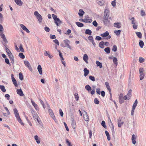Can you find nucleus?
<instances>
[{"label": "nucleus", "mask_w": 146, "mask_h": 146, "mask_svg": "<svg viewBox=\"0 0 146 146\" xmlns=\"http://www.w3.org/2000/svg\"><path fill=\"white\" fill-rule=\"evenodd\" d=\"M14 113L15 116L19 122L21 123L22 125H24V124L22 122L21 118L19 116V113L17 109L16 108H15L13 109Z\"/></svg>", "instance_id": "obj_1"}, {"label": "nucleus", "mask_w": 146, "mask_h": 146, "mask_svg": "<svg viewBox=\"0 0 146 146\" xmlns=\"http://www.w3.org/2000/svg\"><path fill=\"white\" fill-rule=\"evenodd\" d=\"M103 22L106 26H108L110 24V21L108 20V17L104 16Z\"/></svg>", "instance_id": "obj_2"}, {"label": "nucleus", "mask_w": 146, "mask_h": 146, "mask_svg": "<svg viewBox=\"0 0 146 146\" xmlns=\"http://www.w3.org/2000/svg\"><path fill=\"white\" fill-rule=\"evenodd\" d=\"M144 70L143 68H141L139 69V71L140 74V80H142L144 78L145 74L143 73Z\"/></svg>", "instance_id": "obj_3"}, {"label": "nucleus", "mask_w": 146, "mask_h": 146, "mask_svg": "<svg viewBox=\"0 0 146 146\" xmlns=\"http://www.w3.org/2000/svg\"><path fill=\"white\" fill-rule=\"evenodd\" d=\"M24 63L26 66H27L29 69V70L30 71H32V69L31 67V65L29 62L27 61H24Z\"/></svg>", "instance_id": "obj_4"}, {"label": "nucleus", "mask_w": 146, "mask_h": 146, "mask_svg": "<svg viewBox=\"0 0 146 146\" xmlns=\"http://www.w3.org/2000/svg\"><path fill=\"white\" fill-rule=\"evenodd\" d=\"M79 21L80 22H82L84 23H90L92 22V20L91 19H79Z\"/></svg>", "instance_id": "obj_5"}, {"label": "nucleus", "mask_w": 146, "mask_h": 146, "mask_svg": "<svg viewBox=\"0 0 146 146\" xmlns=\"http://www.w3.org/2000/svg\"><path fill=\"white\" fill-rule=\"evenodd\" d=\"M64 42L66 46L69 48L70 49H71V46L69 45L70 41L68 40H64Z\"/></svg>", "instance_id": "obj_6"}, {"label": "nucleus", "mask_w": 146, "mask_h": 146, "mask_svg": "<svg viewBox=\"0 0 146 146\" xmlns=\"http://www.w3.org/2000/svg\"><path fill=\"white\" fill-rule=\"evenodd\" d=\"M20 26L21 28L26 32L27 33H30V31L24 25L22 24H20Z\"/></svg>", "instance_id": "obj_7"}, {"label": "nucleus", "mask_w": 146, "mask_h": 146, "mask_svg": "<svg viewBox=\"0 0 146 146\" xmlns=\"http://www.w3.org/2000/svg\"><path fill=\"white\" fill-rule=\"evenodd\" d=\"M71 120L72 121L71 124L73 128L75 129L76 127V121L75 120H74L73 118L71 119Z\"/></svg>", "instance_id": "obj_8"}, {"label": "nucleus", "mask_w": 146, "mask_h": 146, "mask_svg": "<svg viewBox=\"0 0 146 146\" xmlns=\"http://www.w3.org/2000/svg\"><path fill=\"white\" fill-rule=\"evenodd\" d=\"M54 23L57 26H59L62 23V21L60 20L59 18H58L54 21Z\"/></svg>", "instance_id": "obj_9"}, {"label": "nucleus", "mask_w": 146, "mask_h": 146, "mask_svg": "<svg viewBox=\"0 0 146 146\" xmlns=\"http://www.w3.org/2000/svg\"><path fill=\"white\" fill-rule=\"evenodd\" d=\"M17 94L21 96H24L23 92L21 89H17Z\"/></svg>", "instance_id": "obj_10"}, {"label": "nucleus", "mask_w": 146, "mask_h": 146, "mask_svg": "<svg viewBox=\"0 0 146 146\" xmlns=\"http://www.w3.org/2000/svg\"><path fill=\"white\" fill-rule=\"evenodd\" d=\"M83 59L84 61L87 64L88 63V56L86 54H85L83 58Z\"/></svg>", "instance_id": "obj_11"}, {"label": "nucleus", "mask_w": 146, "mask_h": 146, "mask_svg": "<svg viewBox=\"0 0 146 146\" xmlns=\"http://www.w3.org/2000/svg\"><path fill=\"white\" fill-rule=\"evenodd\" d=\"M97 3L100 6H102L104 3V0H97Z\"/></svg>", "instance_id": "obj_12"}, {"label": "nucleus", "mask_w": 146, "mask_h": 146, "mask_svg": "<svg viewBox=\"0 0 146 146\" xmlns=\"http://www.w3.org/2000/svg\"><path fill=\"white\" fill-rule=\"evenodd\" d=\"M14 1L19 6H22L23 3L21 0H14Z\"/></svg>", "instance_id": "obj_13"}, {"label": "nucleus", "mask_w": 146, "mask_h": 146, "mask_svg": "<svg viewBox=\"0 0 146 146\" xmlns=\"http://www.w3.org/2000/svg\"><path fill=\"white\" fill-rule=\"evenodd\" d=\"M84 76L85 77L89 73V71L87 68H84Z\"/></svg>", "instance_id": "obj_14"}, {"label": "nucleus", "mask_w": 146, "mask_h": 146, "mask_svg": "<svg viewBox=\"0 0 146 146\" xmlns=\"http://www.w3.org/2000/svg\"><path fill=\"white\" fill-rule=\"evenodd\" d=\"M37 69L39 74L40 75H42V69L40 65H38Z\"/></svg>", "instance_id": "obj_15"}, {"label": "nucleus", "mask_w": 146, "mask_h": 146, "mask_svg": "<svg viewBox=\"0 0 146 146\" xmlns=\"http://www.w3.org/2000/svg\"><path fill=\"white\" fill-rule=\"evenodd\" d=\"M31 102L32 105L35 108L36 110H39V108L38 106L36 104L35 102L33 100H31Z\"/></svg>", "instance_id": "obj_16"}, {"label": "nucleus", "mask_w": 146, "mask_h": 146, "mask_svg": "<svg viewBox=\"0 0 146 146\" xmlns=\"http://www.w3.org/2000/svg\"><path fill=\"white\" fill-rule=\"evenodd\" d=\"M135 139H136L135 136L134 134H133L132 136L131 140H132V143L134 144H135L136 143V141L135 140Z\"/></svg>", "instance_id": "obj_17"}, {"label": "nucleus", "mask_w": 146, "mask_h": 146, "mask_svg": "<svg viewBox=\"0 0 146 146\" xmlns=\"http://www.w3.org/2000/svg\"><path fill=\"white\" fill-rule=\"evenodd\" d=\"M121 25L120 23H115L114 24V26L118 29H119L121 28Z\"/></svg>", "instance_id": "obj_18"}, {"label": "nucleus", "mask_w": 146, "mask_h": 146, "mask_svg": "<svg viewBox=\"0 0 146 146\" xmlns=\"http://www.w3.org/2000/svg\"><path fill=\"white\" fill-rule=\"evenodd\" d=\"M1 37L3 40V41L5 42V43H8V41L7 40L5 35L3 34L1 35H0Z\"/></svg>", "instance_id": "obj_19"}, {"label": "nucleus", "mask_w": 146, "mask_h": 146, "mask_svg": "<svg viewBox=\"0 0 146 146\" xmlns=\"http://www.w3.org/2000/svg\"><path fill=\"white\" fill-rule=\"evenodd\" d=\"M1 37L3 40V41L5 42V43H8V41L7 40L5 35L3 34L1 35H0Z\"/></svg>", "instance_id": "obj_20"}, {"label": "nucleus", "mask_w": 146, "mask_h": 146, "mask_svg": "<svg viewBox=\"0 0 146 146\" xmlns=\"http://www.w3.org/2000/svg\"><path fill=\"white\" fill-rule=\"evenodd\" d=\"M84 13V12L82 9H80L79 11L78 14L80 16L82 17Z\"/></svg>", "instance_id": "obj_21"}, {"label": "nucleus", "mask_w": 146, "mask_h": 146, "mask_svg": "<svg viewBox=\"0 0 146 146\" xmlns=\"http://www.w3.org/2000/svg\"><path fill=\"white\" fill-rule=\"evenodd\" d=\"M108 35H109V32L108 31H106L105 32L100 35V36L103 37H107Z\"/></svg>", "instance_id": "obj_22"}, {"label": "nucleus", "mask_w": 146, "mask_h": 146, "mask_svg": "<svg viewBox=\"0 0 146 146\" xmlns=\"http://www.w3.org/2000/svg\"><path fill=\"white\" fill-rule=\"evenodd\" d=\"M96 64L97 66H99L100 68H101L102 67V63L99 61L97 60L96 61Z\"/></svg>", "instance_id": "obj_23"}, {"label": "nucleus", "mask_w": 146, "mask_h": 146, "mask_svg": "<svg viewBox=\"0 0 146 146\" xmlns=\"http://www.w3.org/2000/svg\"><path fill=\"white\" fill-rule=\"evenodd\" d=\"M123 122H121V119H119L118 120V127H120L121 125L123 124Z\"/></svg>", "instance_id": "obj_24"}, {"label": "nucleus", "mask_w": 146, "mask_h": 146, "mask_svg": "<svg viewBox=\"0 0 146 146\" xmlns=\"http://www.w3.org/2000/svg\"><path fill=\"white\" fill-rule=\"evenodd\" d=\"M4 29L2 25L0 24V35H3Z\"/></svg>", "instance_id": "obj_25"}, {"label": "nucleus", "mask_w": 146, "mask_h": 146, "mask_svg": "<svg viewBox=\"0 0 146 146\" xmlns=\"http://www.w3.org/2000/svg\"><path fill=\"white\" fill-rule=\"evenodd\" d=\"M34 138L37 144H39L40 143V141L38 139V137L37 135L34 136Z\"/></svg>", "instance_id": "obj_26"}, {"label": "nucleus", "mask_w": 146, "mask_h": 146, "mask_svg": "<svg viewBox=\"0 0 146 146\" xmlns=\"http://www.w3.org/2000/svg\"><path fill=\"white\" fill-rule=\"evenodd\" d=\"M36 17L38 19V21H39V23H41L42 21V18L40 15V14Z\"/></svg>", "instance_id": "obj_27"}, {"label": "nucleus", "mask_w": 146, "mask_h": 146, "mask_svg": "<svg viewBox=\"0 0 146 146\" xmlns=\"http://www.w3.org/2000/svg\"><path fill=\"white\" fill-rule=\"evenodd\" d=\"M85 33L86 34L91 35L92 34V31L90 30L87 29L86 30Z\"/></svg>", "instance_id": "obj_28"}, {"label": "nucleus", "mask_w": 146, "mask_h": 146, "mask_svg": "<svg viewBox=\"0 0 146 146\" xmlns=\"http://www.w3.org/2000/svg\"><path fill=\"white\" fill-rule=\"evenodd\" d=\"M104 41H102L100 42L99 44V47L102 48H103L104 47Z\"/></svg>", "instance_id": "obj_29"}, {"label": "nucleus", "mask_w": 146, "mask_h": 146, "mask_svg": "<svg viewBox=\"0 0 146 146\" xmlns=\"http://www.w3.org/2000/svg\"><path fill=\"white\" fill-rule=\"evenodd\" d=\"M85 88L88 92H89L92 90L91 87L88 85L86 86H85Z\"/></svg>", "instance_id": "obj_30"}, {"label": "nucleus", "mask_w": 146, "mask_h": 146, "mask_svg": "<svg viewBox=\"0 0 146 146\" xmlns=\"http://www.w3.org/2000/svg\"><path fill=\"white\" fill-rule=\"evenodd\" d=\"M77 25L79 27H81L84 26V24L82 23L79 22H76V23Z\"/></svg>", "instance_id": "obj_31"}, {"label": "nucleus", "mask_w": 146, "mask_h": 146, "mask_svg": "<svg viewBox=\"0 0 146 146\" xmlns=\"http://www.w3.org/2000/svg\"><path fill=\"white\" fill-rule=\"evenodd\" d=\"M105 133L107 136L108 140L109 141L110 140V137L108 132L107 131H105Z\"/></svg>", "instance_id": "obj_32"}, {"label": "nucleus", "mask_w": 146, "mask_h": 146, "mask_svg": "<svg viewBox=\"0 0 146 146\" xmlns=\"http://www.w3.org/2000/svg\"><path fill=\"white\" fill-rule=\"evenodd\" d=\"M0 89L3 92H5L6 91V90L4 86L0 85Z\"/></svg>", "instance_id": "obj_33"}, {"label": "nucleus", "mask_w": 146, "mask_h": 146, "mask_svg": "<svg viewBox=\"0 0 146 146\" xmlns=\"http://www.w3.org/2000/svg\"><path fill=\"white\" fill-rule=\"evenodd\" d=\"M104 50L106 52L107 54H109L110 52V48L109 47H106L105 48Z\"/></svg>", "instance_id": "obj_34"}, {"label": "nucleus", "mask_w": 146, "mask_h": 146, "mask_svg": "<svg viewBox=\"0 0 146 146\" xmlns=\"http://www.w3.org/2000/svg\"><path fill=\"white\" fill-rule=\"evenodd\" d=\"M129 19L130 20L132 21H131V23L132 24H135V23L136 22V21L135 20V19L134 17H132L131 18H129Z\"/></svg>", "instance_id": "obj_35"}, {"label": "nucleus", "mask_w": 146, "mask_h": 146, "mask_svg": "<svg viewBox=\"0 0 146 146\" xmlns=\"http://www.w3.org/2000/svg\"><path fill=\"white\" fill-rule=\"evenodd\" d=\"M12 81L13 83V84L15 87H17L18 86V84L17 83V81L15 78L13 79H12Z\"/></svg>", "instance_id": "obj_36"}, {"label": "nucleus", "mask_w": 146, "mask_h": 146, "mask_svg": "<svg viewBox=\"0 0 146 146\" xmlns=\"http://www.w3.org/2000/svg\"><path fill=\"white\" fill-rule=\"evenodd\" d=\"M119 101L120 104H122L124 102L123 99L121 96L119 97Z\"/></svg>", "instance_id": "obj_37"}, {"label": "nucleus", "mask_w": 146, "mask_h": 146, "mask_svg": "<svg viewBox=\"0 0 146 146\" xmlns=\"http://www.w3.org/2000/svg\"><path fill=\"white\" fill-rule=\"evenodd\" d=\"M117 58L115 57H114L113 59V62L117 66Z\"/></svg>", "instance_id": "obj_38"}, {"label": "nucleus", "mask_w": 146, "mask_h": 146, "mask_svg": "<svg viewBox=\"0 0 146 146\" xmlns=\"http://www.w3.org/2000/svg\"><path fill=\"white\" fill-rule=\"evenodd\" d=\"M136 34L137 36L139 38H141L142 37V34L140 32H136Z\"/></svg>", "instance_id": "obj_39"}, {"label": "nucleus", "mask_w": 146, "mask_h": 146, "mask_svg": "<svg viewBox=\"0 0 146 146\" xmlns=\"http://www.w3.org/2000/svg\"><path fill=\"white\" fill-rule=\"evenodd\" d=\"M109 12V11L108 10L105 9L104 12V16L109 17V15L108 14Z\"/></svg>", "instance_id": "obj_40"}, {"label": "nucleus", "mask_w": 146, "mask_h": 146, "mask_svg": "<svg viewBox=\"0 0 146 146\" xmlns=\"http://www.w3.org/2000/svg\"><path fill=\"white\" fill-rule=\"evenodd\" d=\"M137 103H138V102H137V100H135V102L133 104V105L132 108H133L135 109V108L136 107L137 105Z\"/></svg>", "instance_id": "obj_41"}, {"label": "nucleus", "mask_w": 146, "mask_h": 146, "mask_svg": "<svg viewBox=\"0 0 146 146\" xmlns=\"http://www.w3.org/2000/svg\"><path fill=\"white\" fill-rule=\"evenodd\" d=\"M48 112L49 113L50 115L52 117L54 115L52 110L51 109H49L48 110Z\"/></svg>", "instance_id": "obj_42"}, {"label": "nucleus", "mask_w": 146, "mask_h": 146, "mask_svg": "<svg viewBox=\"0 0 146 146\" xmlns=\"http://www.w3.org/2000/svg\"><path fill=\"white\" fill-rule=\"evenodd\" d=\"M121 31L120 30H115L114 31V33L116 35H120Z\"/></svg>", "instance_id": "obj_43"}, {"label": "nucleus", "mask_w": 146, "mask_h": 146, "mask_svg": "<svg viewBox=\"0 0 146 146\" xmlns=\"http://www.w3.org/2000/svg\"><path fill=\"white\" fill-rule=\"evenodd\" d=\"M139 46L141 47V48H143L144 44V43L143 42L142 40H140L139 41Z\"/></svg>", "instance_id": "obj_44"}, {"label": "nucleus", "mask_w": 146, "mask_h": 146, "mask_svg": "<svg viewBox=\"0 0 146 146\" xmlns=\"http://www.w3.org/2000/svg\"><path fill=\"white\" fill-rule=\"evenodd\" d=\"M19 79L21 80H23V78L22 73L21 72H20L19 73Z\"/></svg>", "instance_id": "obj_45"}, {"label": "nucleus", "mask_w": 146, "mask_h": 146, "mask_svg": "<svg viewBox=\"0 0 146 146\" xmlns=\"http://www.w3.org/2000/svg\"><path fill=\"white\" fill-rule=\"evenodd\" d=\"M58 51L59 53V56H60V57L61 58V60H64V59L62 56V53L60 52V51L59 50H58Z\"/></svg>", "instance_id": "obj_46"}, {"label": "nucleus", "mask_w": 146, "mask_h": 146, "mask_svg": "<svg viewBox=\"0 0 146 146\" xmlns=\"http://www.w3.org/2000/svg\"><path fill=\"white\" fill-rule=\"evenodd\" d=\"M19 56L21 58L24 59L25 58V56L23 54L22 52H20L19 53Z\"/></svg>", "instance_id": "obj_47"}, {"label": "nucleus", "mask_w": 146, "mask_h": 146, "mask_svg": "<svg viewBox=\"0 0 146 146\" xmlns=\"http://www.w3.org/2000/svg\"><path fill=\"white\" fill-rule=\"evenodd\" d=\"M86 114L84 115V119L85 121H88L89 120L88 116V115L86 112Z\"/></svg>", "instance_id": "obj_48"}, {"label": "nucleus", "mask_w": 146, "mask_h": 146, "mask_svg": "<svg viewBox=\"0 0 146 146\" xmlns=\"http://www.w3.org/2000/svg\"><path fill=\"white\" fill-rule=\"evenodd\" d=\"M117 48L116 45H114L112 48V50L113 51L115 52L117 50Z\"/></svg>", "instance_id": "obj_49"}, {"label": "nucleus", "mask_w": 146, "mask_h": 146, "mask_svg": "<svg viewBox=\"0 0 146 146\" xmlns=\"http://www.w3.org/2000/svg\"><path fill=\"white\" fill-rule=\"evenodd\" d=\"M110 119V122H109V126H110V127L111 128V129H112V128L113 129V128H114L112 122L111 121Z\"/></svg>", "instance_id": "obj_50"}, {"label": "nucleus", "mask_w": 146, "mask_h": 146, "mask_svg": "<svg viewBox=\"0 0 146 146\" xmlns=\"http://www.w3.org/2000/svg\"><path fill=\"white\" fill-rule=\"evenodd\" d=\"M89 78L91 80H92V81H95V78L94 76H89Z\"/></svg>", "instance_id": "obj_51"}, {"label": "nucleus", "mask_w": 146, "mask_h": 146, "mask_svg": "<svg viewBox=\"0 0 146 146\" xmlns=\"http://www.w3.org/2000/svg\"><path fill=\"white\" fill-rule=\"evenodd\" d=\"M5 61L6 64H8L9 66H11V64L9 62V60L8 58H5Z\"/></svg>", "instance_id": "obj_52"}, {"label": "nucleus", "mask_w": 146, "mask_h": 146, "mask_svg": "<svg viewBox=\"0 0 146 146\" xmlns=\"http://www.w3.org/2000/svg\"><path fill=\"white\" fill-rule=\"evenodd\" d=\"M101 125L102 126L104 127L105 128H106V123L105 121H102L101 123Z\"/></svg>", "instance_id": "obj_53"}, {"label": "nucleus", "mask_w": 146, "mask_h": 146, "mask_svg": "<svg viewBox=\"0 0 146 146\" xmlns=\"http://www.w3.org/2000/svg\"><path fill=\"white\" fill-rule=\"evenodd\" d=\"M66 143L67 144L68 146H71L72 145L71 142H70L69 141L68 139H66Z\"/></svg>", "instance_id": "obj_54"}, {"label": "nucleus", "mask_w": 146, "mask_h": 146, "mask_svg": "<svg viewBox=\"0 0 146 146\" xmlns=\"http://www.w3.org/2000/svg\"><path fill=\"white\" fill-rule=\"evenodd\" d=\"M94 102L95 104H99L100 102L97 98H96L94 99Z\"/></svg>", "instance_id": "obj_55"}, {"label": "nucleus", "mask_w": 146, "mask_h": 146, "mask_svg": "<svg viewBox=\"0 0 146 146\" xmlns=\"http://www.w3.org/2000/svg\"><path fill=\"white\" fill-rule=\"evenodd\" d=\"M131 90H129L128 92L127 95V96H128L130 98L131 96Z\"/></svg>", "instance_id": "obj_56"}, {"label": "nucleus", "mask_w": 146, "mask_h": 146, "mask_svg": "<svg viewBox=\"0 0 146 146\" xmlns=\"http://www.w3.org/2000/svg\"><path fill=\"white\" fill-rule=\"evenodd\" d=\"M139 60L140 63H143L144 62L145 59L142 57H140L139 58Z\"/></svg>", "instance_id": "obj_57"}, {"label": "nucleus", "mask_w": 146, "mask_h": 146, "mask_svg": "<svg viewBox=\"0 0 146 146\" xmlns=\"http://www.w3.org/2000/svg\"><path fill=\"white\" fill-rule=\"evenodd\" d=\"M19 49L20 51L22 52H24V50L23 47L22 45L21 44L19 46Z\"/></svg>", "instance_id": "obj_58"}, {"label": "nucleus", "mask_w": 146, "mask_h": 146, "mask_svg": "<svg viewBox=\"0 0 146 146\" xmlns=\"http://www.w3.org/2000/svg\"><path fill=\"white\" fill-rule=\"evenodd\" d=\"M59 113L61 117H63L64 115L63 112L61 109H59Z\"/></svg>", "instance_id": "obj_59"}, {"label": "nucleus", "mask_w": 146, "mask_h": 146, "mask_svg": "<svg viewBox=\"0 0 146 146\" xmlns=\"http://www.w3.org/2000/svg\"><path fill=\"white\" fill-rule=\"evenodd\" d=\"M74 97L76 101H78L79 100V97L77 93H75L74 94Z\"/></svg>", "instance_id": "obj_60"}, {"label": "nucleus", "mask_w": 146, "mask_h": 146, "mask_svg": "<svg viewBox=\"0 0 146 146\" xmlns=\"http://www.w3.org/2000/svg\"><path fill=\"white\" fill-rule=\"evenodd\" d=\"M95 39L96 40L99 41V40H102V38L100 36H96V37L95 38Z\"/></svg>", "instance_id": "obj_61"}, {"label": "nucleus", "mask_w": 146, "mask_h": 146, "mask_svg": "<svg viewBox=\"0 0 146 146\" xmlns=\"http://www.w3.org/2000/svg\"><path fill=\"white\" fill-rule=\"evenodd\" d=\"M92 24L94 26L96 27H97L98 25V23L96 20L93 22Z\"/></svg>", "instance_id": "obj_62"}, {"label": "nucleus", "mask_w": 146, "mask_h": 146, "mask_svg": "<svg viewBox=\"0 0 146 146\" xmlns=\"http://www.w3.org/2000/svg\"><path fill=\"white\" fill-rule=\"evenodd\" d=\"M52 16L53 18V19H54V21L56 20V19H58L57 16L54 14H52Z\"/></svg>", "instance_id": "obj_63"}, {"label": "nucleus", "mask_w": 146, "mask_h": 146, "mask_svg": "<svg viewBox=\"0 0 146 146\" xmlns=\"http://www.w3.org/2000/svg\"><path fill=\"white\" fill-rule=\"evenodd\" d=\"M53 41L58 45H59V42L57 39L54 40H53Z\"/></svg>", "instance_id": "obj_64"}]
</instances>
